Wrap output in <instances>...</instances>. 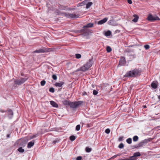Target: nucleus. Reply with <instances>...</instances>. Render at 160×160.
Masks as SVG:
<instances>
[{
    "instance_id": "aec40b11",
    "label": "nucleus",
    "mask_w": 160,
    "mask_h": 160,
    "mask_svg": "<svg viewBox=\"0 0 160 160\" xmlns=\"http://www.w3.org/2000/svg\"><path fill=\"white\" fill-rule=\"evenodd\" d=\"M22 148L23 147H20L18 149V151L20 152H24V150Z\"/></svg>"
},
{
    "instance_id": "09e8293b",
    "label": "nucleus",
    "mask_w": 160,
    "mask_h": 160,
    "mask_svg": "<svg viewBox=\"0 0 160 160\" xmlns=\"http://www.w3.org/2000/svg\"><path fill=\"white\" fill-rule=\"evenodd\" d=\"M81 71V68H79L77 70V71Z\"/></svg>"
},
{
    "instance_id": "49530a36",
    "label": "nucleus",
    "mask_w": 160,
    "mask_h": 160,
    "mask_svg": "<svg viewBox=\"0 0 160 160\" xmlns=\"http://www.w3.org/2000/svg\"><path fill=\"white\" fill-rule=\"evenodd\" d=\"M128 1V2L130 4H131L132 3V1L131 0H127Z\"/></svg>"
},
{
    "instance_id": "f3484780",
    "label": "nucleus",
    "mask_w": 160,
    "mask_h": 160,
    "mask_svg": "<svg viewBox=\"0 0 160 160\" xmlns=\"http://www.w3.org/2000/svg\"><path fill=\"white\" fill-rule=\"evenodd\" d=\"M70 101L67 100H64L62 101L63 104L64 105H68L70 106Z\"/></svg>"
},
{
    "instance_id": "4be33fe9",
    "label": "nucleus",
    "mask_w": 160,
    "mask_h": 160,
    "mask_svg": "<svg viewBox=\"0 0 160 160\" xmlns=\"http://www.w3.org/2000/svg\"><path fill=\"white\" fill-rule=\"evenodd\" d=\"M87 2H88V1L87 0H85L84 1H83L81 3L78 4V6H82L84 4H86V3Z\"/></svg>"
},
{
    "instance_id": "e433bc0d",
    "label": "nucleus",
    "mask_w": 160,
    "mask_h": 160,
    "mask_svg": "<svg viewBox=\"0 0 160 160\" xmlns=\"http://www.w3.org/2000/svg\"><path fill=\"white\" fill-rule=\"evenodd\" d=\"M110 131L109 128L106 129L105 130V132L107 134H108L110 132Z\"/></svg>"
},
{
    "instance_id": "9b49d317",
    "label": "nucleus",
    "mask_w": 160,
    "mask_h": 160,
    "mask_svg": "<svg viewBox=\"0 0 160 160\" xmlns=\"http://www.w3.org/2000/svg\"><path fill=\"white\" fill-rule=\"evenodd\" d=\"M64 83V82H56L55 84V85L57 87H62Z\"/></svg>"
},
{
    "instance_id": "79ce46f5",
    "label": "nucleus",
    "mask_w": 160,
    "mask_h": 160,
    "mask_svg": "<svg viewBox=\"0 0 160 160\" xmlns=\"http://www.w3.org/2000/svg\"><path fill=\"white\" fill-rule=\"evenodd\" d=\"M123 136H121V137H120L119 139H118V140L119 141H122V139H123Z\"/></svg>"
},
{
    "instance_id": "6e6552de",
    "label": "nucleus",
    "mask_w": 160,
    "mask_h": 160,
    "mask_svg": "<svg viewBox=\"0 0 160 160\" xmlns=\"http://www.w3.org/2000/svg\"><path fill=\"white\" fill-rule=\"evenodd\" d=\"M108 20V18H104L103 19L98 21V23L99 25L102 24L106 22Z\"/></svg>"
},
{
    "instance_id": "a19ab883",
    "label": "nucleus",
    "mask_w": 160,
    "mask_h": 160,
    "mask_svg": "<svg viewBox=\"0 0 160 160\" xmlns=\"http://www.w3.org/2000/svg\"><path fill=\"white\" fill-rule=\"evenodd\" d=\"M82 157L81 156L78 157L76 158V160H81Z\"/></svg>"
},
{
    "instance_id": "58836bf2",
    "label": "nucleus",
    "mask_w": 160,
    "mask_h": 160,
    "mask_svg": "<svg viewBox=\"0 0 160 160\" xmlns=\"http://www.w3.org/2000/svg\"><path fill=\"white\" fill-rule=\"evenodd\" d=\"M144 47L147 50L149 48L150 46L148 45H146L144 46Z\"/></svg>"
},
{
    "instance_id": "0eeeda50",
    "label": "nucleus",
    "mask_w": 160,
    "mask_h": 160,
    "mask_svg": "<svg viewBox=\"0 0 160 160\" xmlns=\"http://www.w3.org/2000/svg\"><path fill=\"white\" fill-rule=\"evenodd\" d=\"M141 155V154L139 152H137L134 153L133 156L130 157V159H133L136 160V158H135L136 157L140 156Z\"/></svg>"
},
{
    "instance_id": "c85d7f7f",
    "label": "nucleus",
    "mask_w": 160,
    "mask_h": 160,
    "mask_svg": "<svg viewBox=\"0 0 160 160\" xmlns=\"http://www.w3.org/2000/svg\"><path fill=\"white\" fill-rule=\"evenodd\" d=\"M8 113L10 115H13V111L11 109H9L8 111Z\"/></svg>"
},
{
    "instance_id": "473e14b6",
    "label": "nucleus",
    "mask_w": 160,
    "mask_h": 160,
    "mask_svg": "<svg viewBox=\"0 0 160 160\" xmlns=\"http://www.w3.org/2000/svg\"><path fill=\"white\" fill-rule=\"evenodd\" d=\"M52 78L54 80H56L57 79V76L55 74H53Z\"/></svg>"
},
{
    "instance_id": "7ed1b4c3",
    "label": "nucleus",
    "mask_w": 160,
    "mask_h": 160,
    "mask_svg": "<svg viewBox=\"0 0 160 160\" xmlns=\"http://www.w3.org/2000/svg\"><path fill=\"white\" fill-rule=\"evenodd\" d=\"M28 140L27 138H23L19 139L17 141L16 143V144H19L20 147H24L26 145Z\"/></svg>"
},
{
    "instance_id": "37998d69",
    "label": "nucleus",
    "mask_w": 160,
    "mask_h": 160,
    "mask_svg": "<svg viewBox=\"0 0 160 160\" xmlns=\"http://www.w3.org/2000/svg\"><path fill=\"white\" fill-rule=\"evenodd\" d=\"M160 20V19L158 17H154V20Z\"/></svg>"
},
{
    "instance_id": "412c9836",
    "label": "nucleus",
    "mask_w": 160,
    "mask_h": 160,
    "mask_svg": "<svg viewBox=\"0 0 160 160\" xmlns=\"http://www.w3.org/2000/svg\"><path fill=\"white\" fill-rule=\"evenodd\" d=\"M92 148L88 147H86L85 148V151L87 152H89L92 151Z\"/></svg>"
},
{
    "instance_id": "f704fd0d",
    "label": "nucleus",
    "mask_w": 160,
    "mask_h": 160,
    "mask_svg": "<svg viewBox=\"0 0 160 160\" xmlns=\"http://www.w3.org/2000/svg\"><path fill=\"white\" fill-rule=\"evenodd\" d=\"M124 147V145L122 143H121L118 146V148H122Z\"/></svg>"
},
{
    "instance_id": "39448f33",
    "label": "nucleus",
    "mask_w": 160,
    "mask_h": 160,
    "mask_svg": "<svg viewBox=\"0 0 160 160\" xmlns=\"http://www.w3.org/2000/svg\"><path fill=\"white\" fill-rule=\"evenodd\" d=\"M26 78H21L20 79H17L14 81L15 84L17 85H21L24 83L27 80Z\"/></svg>"
},
{
    "instance_id": "c756f323",
    "label": "nucleus",
    "mask_w": 160,
    "mask_h": 160,
    "mask_svg": "<svg viewBox=\"0 0 160 160\" xmlns=\"http://www.w3.org/2000/svg\"><path fill=\"white\" fill-rule=\"evenodd\" d=\"M46 83V81L43 80L42 81L40 82V84L41 86H44Z\"/></svg>"
},
{
    "instance_id": "1a4fd4ad",
    "label": "nucleus",
    "mask_w": 160,
    "mask_h": 160,
    "mask_svg": "<svg viewBox=\"0 0 160 160\" xmlns=\"http://www.w3.org/2000/svg\"><path fill=\"white\" fill-rule=\"evenodd\" d=\"M158 82L157 81H153L151 84V87L154 89H156L158 87Z\"/></svg>"
},
{
    "instance_id": "f257e3e1",
    "label": "nucleus",
    "mask_w": 160,
    "mask_h": 160,
    "mask_svg": "<svg viewBox=\"0 0 160 160\" xmlns=\"http://www.w3.org/2000/svg\"><path fill=\"white\" fill-rule=\"evenodd\" d=\"M142 71V70L139 68H135L128 71L124 75V77L128 78H136L140 76Z\"/></svg>"
},
{
    "instance_id": "5701e85b",
    "label": "nucleus",
    "mask_w": 160,
    "mask_h": 160,
    "mask_svg": "<svg viewBox=\"0 0 160 160\" xmlns=\"http://www.w3.org/2000/svg\"><path fill=\"white\" fill-rule=\"evenodd\" d=\"M138 139V137L137 136H135L133 138V140L134 142L137 141Z\"/></svg>"
},
{
    "instance_id": "423d86ee",
    "label": "nucleus",
    "mask_w": 160,
    "mask_h": 160,
    "mask_svg": "<svg viewBox=\"0 0 160 160\" xmlns=\"http://www.w3.org/2000/svg\"><path fill=\"white\" fill-rule=\"evenodd\" d=\"M65 16L68 18H78L79 17V16L78 15H76L75 13H65Z\"/></svg>"
},
{
    "instance_id": "bb28decb",
    "label": "nucleus",
    "mask_w": 160,
    "mask_h": 160,
    "mask_svg": "<svg viewBox=\"0 0 160 160\" xmlns=\"http://www.w3.org/2000/svg\"><path fill=\"white\" fill-rule=\"evenodd\" d=\"M128 144H131L132 143V140L131 138H129L126 140Z\"/></svg>"
},
{
    "instance_id": "c03bdc74",
    "label": "nucleus",
    "mask_w": 160,
    "mask_h": 160,
    "mask_svg": "<svg viewBox=\"0 0 160 160\" xmlns=\"http://www.w3.org/2000/svg\"><path fill=\"white\" fill-rule=\"evenodd\" d=\"M59 142V140H54V141L53 142V143L54 144H55L57 142Z\"/></svg>"
},
{
    "instance_id": "20e7f679",
    "label": "nucleus",
    "mask_w": 160,
    "mask_h": 160,
    "mask_svg": "<svg viewBox=\"0 0 160 160\" xmlns=\"http://www.w3.org/2000/svg\"><path fill=\"white\" fill-rule=\"evenodd\" d=\"M82 102L81 101L78 102H70V108H75L78 107L79 105H81Z\"/></svg>"
},
{
    "instance_id": "72a5a7b5",
    "label": "nucleus",
    "mask_w": 160,
    "mask_h": 160,
    "mask_svg": "<svg viewBox=\"0 0 160 160\" xmlns=\"http://www.w3.org/2000/svg\"><path fill=\"white\" fill-rule=\"evenodd\" d=\"M80 129V125H77L76 128V129L77 131H79Z\"/></svg>"
},
{
    "instance_id": "dca6fc26",
    "label": "nucleus",
    "mask_w": 160,
    "mask_h": 160,
    "mask_svg": "<svg viewBox=\"0 0 160 160\" xmlns=\"http://www.w3.org/2000/svg\"><path fill=\"white\" fill-rule=\"evenodd\" d=\"M147 18L148 20L152 21L154 20V17H153L152 15H149Z\"/></svg>"
},
{
    "instance_id": "8fccbe9b",
    "label": "nucleus",
    "mask_w": 160,
    "mask_h": 160,
    "mask_svg": "<svg viewBox=\"0 0 160 160\" xmlns=\"http://www.w3.org/2000/svg\"><path fill=\"white\" fill-rule=\"evenodd\" d=\"M158 99H159V101H160V95L158 96Z\"/></svg>"
},
{
    "instance_id": "4468645a",
    "label": "nucleus",
    "mask_w": 160,
    "mask_h": 160,
    "mask_svg": "<svg viewBox=\"0 0 160 160\" xmlns=\"http://www.w3.org/2000/svg\"><path fill=\"white\" fill-rule=\"evenodd\" d=\"M93 26V24L92 23H90L87 24L86 25L83 26V28H88L92 27Z\"/></svg>"
},
{
    "instance_id": "f03ea898",
    "label": "nucleus",
    "mask_w": 160,
    "mask_h": 160,
    "mask_svg": "<svg viewBox=\"0 0 160 160\" xmlns=\"http://www.w3.org/2000/svg\"><path fill=\"white\" fill-rule=\"evenodd\" d=\"M92 63L91 62V61H89L87 62L82 66L81 67V70L82 71L85 72L88 70L92 66Z\"/></svg>"
},
{
    "instance_id": "f8f14e48",
    "label": "nucleus",
    "mask_w": 160,
    "mask_h": 160,
    "mask_svg": "<svg viewBox=\"0 0 160 160\" xmlns=\"http://www.w3.org/2000/svg\"><path fill=\"white\" fill-rule=\"evenodd\" d=\"M50 103L51 105L53 107L55 108H58V104L54 101H50Z\"/></svg>"
},
{
    "instance_id": "a878e982",
    "label": "nucleus",
    "mask_w": 160,
    "mask_h": 160,
    "mask_svg": "<svg viewBox=\"0 0 160 160\" xmlns=\"http://www.w3.org/2000/svg\"><path fill=\"white\" fill-rule=\"evenodd\" d=\"M69 139L70 140H71V141H73L75 139L76 137L75 136L73 135H72L70 136Z\"/></svg>"
},
{
    "instance_id": "3c124183",
    "label": "nucleus",
    "mask_w": 160,
    "mask_h": 160,
    "mask_svg": "<svg viewBox=\"0 0 160 160\" xmlns=\"http://www.w3.org/2000/svg\"><path fill=\"white\" fill-rule=\"evenodd\" d=\"M37 137V136L36 135H34L33 136V138H35V137Z\"/></svg>"
},
{
    "instance_id": "ddd939ff",
    "label": "nucleus",
    "mask_w": 160,
    "mask_h": 160,
    "mask_svg": "<svg viewBox=\"0 0 160 160\" xmlns=\"http://www.w3.org/2000/svg\"><path fill=\"white\" fill-rule=\"evenodd\" d=\"M46 49L45 48H41L39 50H37L34 51V52L38 53H43L46 51Z\"/></svg>"
},
{
    "instance_id": "7c9ffc66",
    "label": "nucleus",
    "mask_w": 160,
    "mask_h": 160,
    "mask_svg": "<svg viewBox=\"0 0 160 160\" xmlns=\"http://www.w3.org/2000/svg\"><path fill=\"white\" fill-rule=\"evenodd\" d=\"M77 59H79L81 58V56L79 54H76L75 55Z\"/></svg>"
},
{
    "instance_id": "4c0bfd02",
    "label": "nucleus",
    "mask_w": 160,
    "mask_h": 160,
    "mask_svg": "<svg viewBox=\"0 0 160 160\" xmlns=\"http://www.w3.org/2000/svg\"><path fill=\"white\" fill-rule=\"evenodd\" d=\"M93 93L94 95H96L98 93V92L95 90H94L93 91Z\"/></svg>"
},
{
    "instance_id": "2eb2a0df",
    "label": "nucleus",
    "mask_w": 160,
    "mask_h": 160,
    "mask_svg": "<svg viewBox=\"0 0 160 160\" xmlns=\"http://www.w3.org/2000/svg\"><path fill=\"white\" fill-rule=\"evenodd\" d=\"M133 16L134 17V18L132 20V21L135 22H137L138 19V16L137 15H134Z\"/></svg>"
},
{
    "instance_id": "b1692460",
    "label": "nucleus",
    "mask_w": 160,
    "mask_h": 160,
    "mask_svg": "<svg viewBox=\"0 0 160 160\" xmlns=\"http://www.w3.org/2000/svg\"><path fill=\"white\" fill-rule=\"evenodd\" d=\"M142 141L143 142H144V143L145 144L150 141V138L145 139V140Z\"/></svg>"
},
{
    "instance_id": "a18cd8bd",
    "label": "nucleus",
    "mask_w": 160,
    "mask_h": 160,
    "mask_svg": "<svg viewBox=\"0 0 160 160\" xmlns=\"http://www.w3.org/2000/svg\"><path fill=\"white\" fill-rule=\"evenodd\" d=\"M118 156V155H115L114 156H112L111 158L112 159H114V158H116Z\"/></svg>"
},
{
    "instance_id": "cd10ccee",
    "label": "nucleus",
    "mask_w": 160,
    "mask_h": 160,
    "mask_svg": "<svg viewBox=\"0 0 160 160\" xmlns=\"http://www.w3.org/2000/svg\"><path fill=\"white\" fill-rule=\"evenodd\" d=\"M111 34V32L110 31H108L106 32L105 33V35L106 36H109Z\"/></svg>"
},
{
    "instance_id": "393cba45",
    "label": "nucleus",
    "mask_w": 160,
    "mask_h": 160,
    "mask_svg": "<svg viewBox=\"0 0 160 160\" xmlns=\"http://www.w3.org/2000/svg\"><path fill=\"white\" fill-rule=\"evenodd\" d=\"M92 3L91 2H88L87 4L86 7V8H90V7L92 5Z\"/></svg>"
},
{
    "instance_id": "c9c22d12",
    "label": "nucleus",
    "mask_w": 160,
    "mask_h": 160,
    "mask_svg": "<svg viewBox=\"0 0 160 160\" xmlns=\"http://www.w3.org/2000/svg\"><path fill=\"white\" fill-rule=\"evenodd\" d=\"M49 92L53 93L54 92V88H51L49 89Z\"/></svg>"
},
{
    "instance_id": "ea45409f",
    "label": "nucleus",
    "mask_w": 160,
    "mask_h": 160,
    "mask_svg": "<svg viewBox=\"0 0 160 160\" xmlns=\"http://www.w3.org/2000/svg\"><path fill=\"white\" fill-rule=\"evenodd\" d=\"M135 159H130L129 158H126V159H120V160H135Z\"/></svg>"
},
{
    "instance_id": "9d476101",
    "label": "nucleus",
    "mask_w": 160,
    "mask_h": 160,
    "mask_svg": "<svg viewBox=\"0 0 160 160\" xmlns=\"http://www.w3.org/2000/svg\"><path fill=\"white\" fill-rule=\"evenodd\" d=\"M145 145L144 142L142 141L141 142H139L138 145H135L133 147L136 148H139L140 147H143V146Z\"/></svg>"
},
{
    "instance_id": "a211bd4d",
    "label": "nucleus",
    "mask_w": 160,
    "mask_h": 160,
    "mask_svg": "<svg viewBox=\"0 0 160 160\" xmlns=\"http://www.w3.org/2000/svg\"><path fill=\"white\" fill-rule=\"evenodd\" d=\"M34 142L31 141V142H29L28 143V146H27L28 148H31L34 145Z\"/></svg>"
},
{
    "instance_id": "2f4dec72",
    "label": "nucleus",
    "mask_w": 160,
    "mask_h": 160,
    "mask_svg": "<svg viewBox=\"0 0 160 160\" xmlns=\"http://www.w3.org/2000/svg\"><path fill=\"white\" fill-rule=\"evenodd\" d=\"M112 50L111 48L109 46H108L107 48V51L108 52H110Z\"/></svg>"
},
{
    "instance_id": "de8ad7c7",
    "label": "nucleus",
    "mask_w": 160,
    "mask_h": 160,
    "mask_svg": "<svg viewBox=\"0 0 160 160\" xmlns=\"http://www.w3.org/2000/svg\"><path fill=\"white\" fill-rule=\"evenodd\" d=\"M10 137V134H8L7 135V137L8 138H9Z\"/></svg>"
},
{
    "instance_id": "6ab92c4d",
    "label": "nucleus",
    "mask_w": 160,
    "mask_h": 160,
    "mask_svg": "<svg viewBox=\"0 0 160 160\" xmlns=\"http://www.w3.org/2000/svg\"><path fill=\"white\" fill-rule=\"evenodd\" d=\"M125 61H119L118 65L120 66H125Z\"/></svg>"
}]
</instances>
